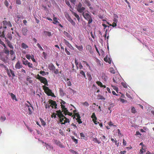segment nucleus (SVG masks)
<instances>
[{
  "instance_id": "nucleus-8",
  "label": "nucleus",
  "mask_w": 154,
  "mask_h": 154,
  "mask_svg": "<svg viewBox=\"0 0 154 154\" xmlns=\"http://www.w3.org/2000/svg\"><path fill=\"white\" fill-rule=\"evenodd\" d=\"M50 104L49 105L52 108L56 109L57 108V104L56 103V102L51 100H50Z\"/></svg>"
},
{
  "instance_id": "nucleus-43",
  "label": "nucleus",
  "mask_w": 154,
  "mask_h": 154,
  "mask_svg": "<svg viewBox=\"0 0 154 154\" xmlns=\"http://www.w3.org/2000/svg\"><path fill=\"white\" fill-rule=\"evenodd\" d=\"M131 112L133 113H136V110L135 109V108L133 107L131 108Z\"/></svg>"
},
{
  "instance_id": "nucleus-11",
  "label": "nucleus",
  "mask_w": 154,
  "mask_h": 154,
  "mask_svg": "<svg viewBox=\"0 0 154 154\" xmlns=\"http://www.w3.org/2000/svg\"><path fill=\"white\" fill-rule=\"evenodd\" d=\"M23 63L24 65H28V66L30 68H32V64L28 62L27 60L23 61Z\"/></svg>"
},
{
  "instance_id": "nucleus-46",
  "label": "nucleus",
  "mask_w": 154,
  "mask_h": 154,
  "mask_svg": "<svg viewBox=\"0 0 154 154\" xmlns=\"http://www.w3.org/2000/svg\"><path fill=\"white\" fill-rule=\"evenodd\" d=\"M0 119L1 121H4L6 120V117L4 116H1Z\"/></svg>"
},
{
  "instance_id": "nucleus-60",
  "label": "nucleus",
  "mask_w": 154,
  "mask_h": 154,
  "mask_svg": "<svg viewBox=\"0 0 154 154\" xmlns=\"http://www.w3.org/2000/svg\"><path fill=\"white\" fill-rule=\"evenodd\" d=\"M65 51L67 55H70V52L67 50V48H65Z\"/></svg>"
},
{
  "instance_id": "nucleus-19",
  "label": "nucleus",
  "mask_w": 154,
  "mask_h": 154,
  "mask_svg": "<svg viewBox=\"0 0 154 154\" xmlns=\"http://www.w3.org/2000/svg\"><path fill=\"white\" fill-rule=\"evenodd\" d=\"M9 94L11 95V98H12V100H15L16 101H17V99L16 98V97L15 95H14V94L12 93H9Z\"/></svg>"
},
{
  "instance_id": "nucleus-59",
  "label": "nucleus",
  "mask_w": 154,
  "mask_h": 154,
  "mask_svg": "<svg viewBox=\"0 0 154 154\" xmlns=\"http://www.w3.org/2000/svg\"><path fill=\"white\" fill-rule=\"evenodd\" d=\"M45 72L44 71H41L40 72V74H42V75L44 76L45 75Z\"/></svg>"
},
{
  "instance_id": "nucleus-16",
  "label": "nucleus",
  "mask_w": 154,
  "mask_h": 154,
  "mask_svg": "<svg viewBox=\"0 0 154 154\" xmlns=\"http://www.w3.org/2000/svg\"><path fill=\"white\" fill-rule=\"evenodd\" d=\"M104 60L106 62L108 63L109 64H110L111 63V60L110 58H107V55H106L105 57L104 58Z\"/></svg>"
},
{
  "instance_id": "nucleus-21",
  "label": "nucleus",
  "mask_w": 154,
  "mask_h": 154,
  "mask_svg": "<svg viewBox=\"0 0 154 154\" xmlns=\"http://www.w3.org/2000/svg\"><path fill=\"white\" fill-rule=\"evenodd\" d=\"M80 136H81V138L85 140H86L87 139V137H86L83 133L82 132L80 133Z\"/></svg>"
},
{
  "instance_id": "nucleus-40",
  "label": "nucleus",
  "mask_w": 154,
  "mask_h": 154,
  "mask_svg": "<svg viewBox=\"0 0 154 154\" xmlns=\"http://www.w3.org/2000/svg\"><path fill=\"white\" fill-rule=\"evenodd\" d=\"M73 15L75 16V17L77 18L78 21H79L80 18L79 16L76 13H74Z\"/></svg>"
},
{
  "instance_id": "nucleus-42",
  "label": "nucleus",
  "mask_w": 154,
  "mask_h": 154,
  "mask_svg": "<svg viewBox=\"0 0 154 154\" xmlns=\"http://www.w3.org/2000/svg\"><path fill=\"white\" fill-rule=\"evenodd\" d=\"M50 70L54 71V74H55L57 75L59 73V70L57 69Z\"/></svg>"
},
{
  "instance_id": "nucleus-39",
  "label": "nucleus",
  "mask_w": 154,
  "mask_h": 154,
  "mask_svg": "<svg viewBox=\"0 0 154 154\" xmlns=\"http://www.w3.org/2000/svg\"><path fill=\"white\" fill-rule=\"evenodd\" d=\"M74 63H75V64L76 66V68H77V69H78V62L76 58L75 59V60H74Z\"/></svg>"
},
{
  "instance_id": "nucleus-58",
  "label": "nucleus",
  "mask_w": 154,
  "mask_h": 154,
  "mask_svg": "<svg viewBox=\"0 0 154 154\" xmlns=\"http://www.w3.org/2000/svg\"><path fill=\"white\" fill-rule=\"evenodd\" d=\"M37 45L41 50L43 51V49L42 48V47L41 46V45L39 43H37Z\"/></svg>"
},
{
  "instance_id": "nucleus-61",
  "label": "nucleus",
  "mask_w": 154,
  "mask_h": 154,
  "mask_svg": "<svg viewBox=\"0 0 154 154\" xmlns=\"http://www.w3.org/2000/svg\"><path fill=\"white\" fill-rule=\"evenodd\" d=\"M65 2L67 5H68L70 8L71 7V6L69 2V1H65Z\"/></svg>"
},
{
  "instance_id": "nucleus-53",
  "label": "nucleus",
  "mask_w": 154,
  "mask_h": 154,
  "mask_svg": "<svg viewBox=\"0 0 154 154\" xmlns=\"http://www.w3.org/2000/svg\"><path fill=\"white\" fill-rule=\"evenodd\" d=\"M69 21L72 24L73 26H74L75 25V22L72 19Z\"/></svg>"
},
{
  "instance_id": "nucleus-5",
  "label": "nucleus",
  "mask_w": 154,
  "mask_h": 154,
  "mask_svg": "<svg viewBox=\"0 0 154 154\" xmlns=\"http://www.w3.org/2000/svg\"><path fill=\"white\" fill-rule=\"evenodd\" d=\"M77 10L79 13H82L85 10V8L84 7H82V5L81 3L79 2L78 5L77 7Z\"/></svg>"
},
{
  "instance_id": "nucleus-51",
  "label": "nucleus",
  "mask_w": 154,
  "mask_h": 154,
  "mask_svg": "<svg viewBox=\"0 0 154 154\" xmlns=\"http://www.w3.org/2000/svg\"><path fill=\"white\" fill-rule=\"evenodd\" d=\"M40 119L42 125L43 126H45V122L41 119L40 118Z\"/></svg>"
},
{
  "instance_id": "nucleus-27",
  "label": "nucleus",
  "mask_w": 154,
  "mask_h": 154,
  "mask_svg": "<svg viewBox=\"0 0 154 154\" xmlns=\"http://www.w3.org/2000/svg\"><path fill=\"white\" fill-rule=\"evenodd\" d=\"M59 93H60V95L61 96H63L64 95V92L63 90L61 88H60L59 89Z\"/></svg>"
},
{
  "instance_id": "nucleus-45",
  "label": "nucleus",
  "mask_w": 154,
  "mask_h": 154,
  "mask_svg": "<svg viewBox=\"0 0 154 154\" xmlns=\"http://www.w3.org/2000/svg\"><path fill=\"white\" fill-rule=\"evenodd\" d=\"M71 139L76 144L77 143V140L74 138V137H71Z\"/></svg>"
},
{
  "instance_id": "nucleus-25",
  "label": "nucleus",
  "mask_w": 154,
  "mask_h": 154,
  "mask_svg": "<svg viewBox=\"0 0 154 154\" xmlns=\"http://www.w3.org/2000/svg\"><path fill=\"white\" fill-rule=\"evenodd\" d=\"M64 42H65V44L67 45V46H68L69 48H71L72 47L71 45H70V44L68 43V42L65 40V39H64Z\"/></svg>"
},
{
  "instance_id": "nucleus-28",
  "label": "nucleus",
  "mask_w": 154,
  "mask_h": 154,
  "mask_svg": "<svg viewBox=\"0 0 154 154\" xmlns=\"http://www.w3.org/2000/svg\"><path fill=\"white\" fill-rule=\"evenodd\" d=\"M44 34L46 36H48L49 37H50V36H51V32H49L45 31L44 32Z\"/></svg>"
},
{
  "instance_id": "nucleus-44",
  "label": "nucleus",
  "mask_w": 154,
  "mask_h": 154,
  "mask_svg": "<svg viewBox=\"0 0 154 154\" xmlns=\"http://www.w3.org/2000/svg\"><path fill=\"white\" fill-rule=\"evenodd\" d=\"M110 73L112 74H115V71L113 68H110Z\"/></svg>"
},
{
  "instance_id": "nucleus-29",
  "label": "nucleus",
  "mask_w": 154,
  "mask_h": 154,
  "mask_svg": "<svg viewBox=\"0 0 154 154\" xmlns=\"http://www.w3.org/2000/svg\"><path fill=\"white\" fill-rule=\"evenodd\" d=\"M7 43H8V47H9V48H11V49H13V47L12 45L11 44V43L9 41H7Z\"/></svg>"
},
{
  "instance_id": "nucleus-49",
  "label": "nucleus",
  "mask_w": 154,
  "mask_h": 154,
  "mask_svg": "<svg viewBox=\"0 0 154 154\" xmlns=\"http://www.w3.org/2000/svg\"><path fill=\"white\" fill-rule=\"evenodd\" d=\"M76 47L78 48V49L79 51H82V46H78L76 45Z\"/></svg>"
},
{
  "instance_id": "nucleus-13",
  "label": "nucleus",
  "mask_w": 154,
  "mask_h": 154,
  "mask_svg": "<svg viewBox=\"0 0 154 154\" xmlns=\"http://www.w3.org/2000/svg\"><path fill=\"white\" fill-rule=\"evenodd\" d=\"M38 79L40 80V82H41V83H43V84L45 85L46 86H48V81H47V79L46 78Z\"/></svg>"
},
{
  "instance_id": "nucleus-6",
  "label": "nucleus",
  "mask_w": 154,
  "mask_h": 154,
  "mask_svg": "<svg viewBox=\"0 0 154 154\" xmlns=\"http://www.w3.org/2000/svg\"><path fill=\"white\" fill-rule=\"evenodd\" d=\"M8 55H4V54H2L1 56V60L3 61L4 63H6L8 60V57H7Z\"/></svg>"
},
{
  "instance_id": "nucleus-24",
  "label": "nucleus",
  "mask_w": 154,
  "mask_h": 154,
  "mask_svg": "<svg viewBox=\"0 0 154 154\" xmlns=\"http://www.w3.org/2000/svg\"><path fill=\"white\" fill-rule=\"evenodd\" d=\"M93 141L94 142V143H97L99 144H100L101 143V142L98 140L97 138H94V139H93Z\"/></svg>"
},
{
  "instance_id": "nucleus-33",
  "label": "nucleus",
  "mask_w": 154,
  "mask_h": 154,
  "mask_svg": "<svg viewBox=\"0 0 154 154\" xmlns=\"http://www.w3.org/2000/svg\"><path fill=\"white\" fill-rule=\"evenodd\" d=\"M65 16L67 19L69 21L70 20H71L72 19L68 14H65Z\"/></svg>"
},
{
  "instance_id": "nucleus-55",
  "label": "nucleus",
  "mask_w": 154,
  "mask_h": 154,
  "mask_svg": "<svg viewBox=\"0 0 154 154\" xmlns=\"http://www.w3.org/2000/svg\"><path fill=\"white\" fill-rule=\"evenodd\" d=\"M82 63H84L85 64V65H86V66H88V67L89 68H90V66L88 65V63H87L85 61H82Z\"/></svg>"
},
{
  "instance_id": "nucleus-62",
  "label": "nucleus",
  "mask_w": 154,
  "mask_h": 154,
  "mask_svg": "<svg viewBox=\"0 0 154 154\" xmlns=\"http://www.w3.org/2000/svg\"><path fill=\"white\" fill-rule=\"evenodd\" d=\"M116 23H116V22H115V23H114V21L113 23H112V24H110V26H112L113 27H114L116 26V25H117Z\"/></svg>"
},
{
  "instance_id": "nucleus-20",
  "label": "nucleus",
  "mask_w": 154,
  "mask_h": 154,
  "mask_svg": "<svg viewBox=\"0 0 154 154\" xmlns=\"http://www.w3.org/2000/svg\"><path fill=\"white\" fill-rule=\"evenodd\" d=\"M27 31V29L26 27H24L22 29V33L24 35H26Z\"/></svg>"
},
{
  "instance_id": "nucleus-30",
  "label": "nucleus",
  "mask_w": 154,
  "mask_h": 154,
  "mask_svg": "<svg viewBox=\"0 0 154 154\" xmlns=\"http://www.w3.org/2000/svg\"><path fill=\"white\" fill-rule=\"evenodd\" d=\"M97 99L101 100H105V98L100 95H97Z\"/></svg>"
},
{
  "instance_id": "nucleus-37",
  "label": "nucleus",
  "mask_w": 154,
  "mask_h": 154,
  "mask_svg": "<svg viewBox=\"0 0 154 154\" xmlns=\"http://www.w3.org/2000/svg\"><path fill=\"white\" fill-rule=\"evenodd\" d=\"M26 80L27 81L29 82L30 83H32V81L30 79V78L29 76L26 77Z\"/></svg>"
},
{
  "instance_id": "nucleus-31",
  "label": "nucleus",
  "mask_w": 154,
  "mask_h": 154,
  "mask_svg": "<svg viewBox=\"0 0 154 154\" xmlns=\"http://www.w3.org/2000/svg\"><path fill=\"white\" fill-rule=\"evenodd\" d=\"M4 53H5V54H6L7 55H9L10 51L8 50V49L7 48H4Z\"/></svg>"
},
{
  "instance_id": "nucleus-57",
  "label": "nucleus",
  "mask_w": 154,
  "mask_h": 154,
  "mask_svg": "<svg viewBox=\"0 0 154 154\" xmlns=\"http://www.w3.org/2000/svg\"><path fill=\"white\" fill-rule=\"evenodd\" d=\"M82 104L86 106H89L88 103L87 102H85L82 103Z\"/></svg>"
},
{
  "instance_id": "nucleus-36",
  "label": "nucleus",
  "mask_w": 154,
  "mask_h": 154,
  "mask_svg": "<svg viewBox=\"0 0 154 154\" xmlns=\"http://www.w3.org/2000/svg\"><path fill=\"white\" fill-rule=\"evenodd\" d=\"M102 78L104 80V81H106L107 80V76L105 75L104 74H103L102 75Z\"/></svg>"
},
{
  "instance_id": "nucleus-1",
  "label": "nucleus",
  "mask_w": 154,
  "mask_h": 154,
  "mask_svg": "<svg viewBox=\"0 0 154 154\" xmlns=\"http://www.w3.org/2000/svg\"><path fill=\"white\" fill-rule=\"evenodd\" d=\"M56 113L57 114L53 113L51 115V117L55 118L56 116L57 115L58 117H59L60 123L62 125H65L66 123H69L70 122L69 120L64 116L60 110L56 111Z\"/></svg>"
},
{
  "instance_id": "nucleus-48",
  "label": "nucleus",
  "mask_w": 154,
  "mask_h": 154,
  "mask_svg": "<svg viewBox=\"0 0 154 154\" xmlns=\"http://www.w3.org/2000/svg\"><path fill=\"white\" fill-rule=\"evenodd\" d=\"M80 74H81L83 76V77L84 78H85V75L84 72L82 70L80 71Z\"/></svg>"
},
{
  "instance_id": "nucleus-52",
  "label": "nucleus",
  "mask_w": 154,
  "mask_h": 154,
  "mask_svg": "<svg viewBox=\"0 0 154 154\" xmlns=\"http://www.w3.org/2000/svg\"><path fill=\"white\" fill-rule=\"evenodd\" d=\"M69 21L72 24L73 26H74L75 25V22L72 19Z\"/></svg>"
},
{
  "instance_id": "nucleus-56",
  "label": "nucleus",
  "mask_w": 154,
  "mask_h": 154,
  "mask_svg": "<svg viewBox=\"0 0 154 154\" xmlns=\"http://www.w3.org/2000/svg\"><path fill=\"white\" fill-rule=\"evenodd\" d=\"M100 139H101V140L103 141L106 139V137L103 135L102 137H100Z\"/></svg>"
},
{
  "instance_id": "nucleus-2",
  "label": "nucleus",
  "mask_w": 154,
  "mask_h": 154,
  "mask_svg": "<svg viewBox=\"0 0 154 154\" xmlns=\"http://www.w3.org/2000/svg\"><path fill=\"white\" fill-rule=\"evenodd\" d=\"M43 89L45 91V93L48 96H51L52 97H55L54 94L51 92V90L50 89L48 88L45 85L43 86Z\"/></svg>"
},
{
  "instance_id": "nucleus-15",
  "label": "nucleus",
  "mask_w": 154,
  "mask_h": 154,
  "mask_svg": "<svg viewBox=\"0 0 154 154\" xmlns=\"http://www.w3.org/2000/svg\"><path fill=\"white\" fill-rule=\"evenodd\" d=\"M48 69H49L50 70H52L56 69L54 65L52 63H51L48 65Z\"/></svg>"
},
{
  "instance_id": "nucleus-32",
  "label": "nucleus",
  "mask_w": 154,
  "mask_h": 154,
  "mask_svg": "<svg viewBox=\"0 0 154 154\" xmlns=\"http://www.w3.org/2000/svg\"><path fill=\"white\" fill-rule=\"evenodd\" d=\"M22 47L23 48L25 49H26L27 48H28V46L26 45L24 43H23L22 44Z\"/></svg>"
},
{
  "instance_id": "nucleus-23",
  "label": "nucleus",
  "mask_w": 154,
  "mask_h": 154,
  "mask_svg": "<svg viewBox=\"0 0 154 154\" xmlns=\"http://www.w3.org/2000/svg\"><path fill=\"white\" fill-rule=\"evenodd\" d=\"M96 83L97 84V85H98V86H100V87H101V88H106V86L105 85H103V84H102V83H101V82H100V81H97V82Z\"/></svg>"
},
{
  "instance_id": "nucleus-18",
  "label": "nucleus",
  "mask_w": 154,
  "mask_h": 154,
  "mask_svg": "<svg viewBox=\"0 0 154 154\" xmlns=\"http://www.w3.org/2000/svg\"><path fill=\"white\" fill-rule=\"evenodd\" d=\"M71 117H72L73 119L75 118V117L77 118L76 119H80V116L78 113H74V115L71 116Z\"/></svg>"
},
{
  "instance_id": "nucleus-22",
  "label": "nucleus",
  "mask_w": 154,
  "mask_h": 154,
  "mask_svg": "<svg viewBox=\"0 0 154 154\" xmlns=\"http://www.w3.org/2000/svg\"><path fill=\"white\" fill-rule=\"evenodd\" d=\"M45 146H46V147L47 149L50 150L53 149V147L51 146L50 145H48L46 143H45Z\"/></svg>"
},
{
  "instance_id": "nucleus-54",
  "label": "nucleus",
  "mask_w": 154,
  "mask_h": 154,
  "mask_svg": "<svg viewBox=\"0 0 154 154\" xmlns=\"http://www.w3.org/2000/svg\"><path fill=\"white\" fill-rule=\"evenodd\" d=\"M70 152H72L73 154H78V152L72 149L70 150Z\"/></svg>"
},
{
  "instance_id": "nucleus-12",
  "label": "nucleus",
  "mask_w": 154,
  "mask_h": 154,
  "mask_svg": "<svg viewBox=\"0 0 154 154\" xmlns=\"http://www.w3.org/2000/svg\"><path fill=\"white\" fill-rule=\"evenodd\" d=\"M7 73H8V75L9 76V77H11V74L12 75V77H15V75L14 74V72L12 70L10 69L7 70Z\"/></svg>"
},
{
  "instance_id": "nucleus-26",
  "label": "nucleus",
  "mask_w": 154,
  "mask_h": 154,
  "mask_svg": "<svg viewBox=\"0 0 154 154\" xmlns=\"http://www.w3.org/2000/svg\"><path fill=\"white\" fill-rule=\"evenodd\" d=\"M54 22H53V23L56 24H57L59 23V22L57 21V19L56 17H54L53 18Z\"/></svg>"
},
{
  "instance_id": "nucleus-17",
  "label": "nucleus",
  "mask_w": 154,
  "mask_h": 154,
  "mask_svg": "<svg viewBox=\"0 0 154 154\" xmlns=\"http://www.w3.org/2000/svg\"><path fill=\"white\" fill-rule=\"evenodd\" d=\"M86 49H87V51H88L90 52V53L92 54V53L91 47L90 45H87V46H86Z\"/></svg>"
},
{
  "instance_id": "nucleus-7",
  "label": "nucleus",
  "mask_w": 154,
  "mask_h": 154,
  "mask_svg": "<svg viewBox=\"0 0 154 154\" xmlns=\"http://www.w3.org/2000/svg\"><path fill=\"white\" fill-rule=\"evenodd\" d=\"M119 75H115L114 77L113 78V81L114 82L116 83H119L120 79H119Z\"/></svg>"
},
{
  "instance_id": "nucleus-64",
  "label": "nucleus",
  "mask_w": 154,
  "mask_h": 154,
  "mask_svg": "<svg viewBox=\"0 0 154 154\" xmlns=\"http://www.w3.org/2000/svg\"><path fill=\"white\" fill-rule=\"evenodd\" d=\"M16 3L18 5H20L21 4V1L20 0H17Z\"/></svg>"
},
{
  "instance_id": "nucleus-63",
  "label": "nucleus",
  "mask_w": 154,
  "mask_h": 154,
  "mask_svg": "<svg viewBox=\"0 0 154 154\" xmlns=\"http://www.w3.org/2000/svg\"><path fill=\"white\" fill-rule=\"evenodd\" d=\"M5 4V6L8 7V2L7 0H5V2H4Z\"/></svg>"
},
{
  "instance_id": "nucleus-35",
  "label": "nucleus",
  "mask_w": 154,
  "mask_h": 154,
  "mask_svg": "<svg viewBox=\"0 0 154 154\" xmlns=\"http://www.w3.org/2000/svg\"><path fill=\"white\" fill-rule=\"evenodd\" d=\"M84 3L88 6H90L91 5L89 2L87 0H85Z\"/></svg>"
},
{
  "instance_id": "nucleus-9",
  "label": "nucleus",
  "mask_w": 154,
  "mask_h": 154,
  "mask_svg": "<svg viewBox=\"0 0 154 154\" xmlns=\"http://www.w3.org/2000/svg\"><path fill=\"white\" fill-rule=\"evenodd\" d=\"M53 140L54 143L57 145V146H59V147L61 148H63L64 147V146L61 143L60 141L55 139H53Z\"/></svg>"
},
{
  "instance_id": "nucleus-38",
  "label": "nucleus",
  "mask_w": 154,
  "mask_h": 154,
  "mask_svg": "<svg viewBox=\"0 0 154 154\" xmlns=\"http://www.w3.org/2000/svg\"><path fill=\"white\" fill-rule=\"evenodd\" d=\"M45 78L39 75L38 74L37 75V77H36V79H41Z\"/></svg>"
},
{
  "instance_id": "nucleus-34",
  "label": "nucleus",
  "mask_w": 154,
  "mask_h": 154,
  "mask_svg": "<svg viewBox=\"0 0 154 154\" xmlns=\"http://www.w3.org/2000/svg\"><path fill=\"white\" fill-rule=\"evenodd\" d=\"M32 56H33V55H32V56L29 55V54H26V57L27 58L28 60H29L30 59L32 58Z\"/></svg>"
},
{
  "instance_id": "nucleus-10",
  "label": "nucleus",
  "mask_w": 154,
  "mask_h": 154,
  "mask_svg": "<svg viewBox=\"0 0 154 154\" xmlns=\"http://www.w3.org/2000/svg\"><path fill=\"white\" fill-rule=\"evenodd\" d=\"M91 118L93 119V121L94 122V124H97L98 123V122H97L96 121L97 119V117L95 114L94 112H93L91 115Z\"/></svg>"
},
{
  "instance_id": "nucleus-47",
  "label": "nucleus",
  "mask_w": 154,
  "mask_h": 154,
  "mask_svg": "<svg viewBox=\"0 0 154 154\" xmlns=\"http://www.w3.org/2000/svg\"><path fill=\"white\" fill-rule=\"evenodd\" d=\"M4 31H3L2 33L0 32V37L1 38H4L5 35L4 33Z\"/></svg>"
},
{
  "instance_id": "nucleus-3",
  "label": "nucleus",
  "mask_w": 154,
  "mask_h": 154,
  "mask_svg": "<svg viewBox=\"0 0 154 154\" xmlns=\"http://www.w3.org/2000/svg\"><path fill=\"white\" fill-rule=\"evenodd\" d=\"M82 15L85 19L88 20V24H90L92 22V19L90 15L88 13L83 12Z\"/></svg>"
},
{
  "instance_id": "nucleus-50",
  "label": "nucleus",
  "mask_w": 154,
  "mask_h": 154,
  "mask_svg": "<svg viewBox=\"0 0 154 154\" xmlns=\"http://www.w3.org/2000/svg\"><path fill=\"white\" fill-rule=\"evenodd\" d=\"M76 120H77V122L79 124H81L82 123L80 118H76Z\"/></svg>"
},
{
  "instance_id": "nucleus-14",
  "label": "nucleus",
  "mask_w": 154,
  "mask_h": 154,
  "mask_svg": "<svg viewBox=\"0 0 154 154\" xmlns=\"http://www.w3.org/2000/svg\"><path fill=\"white\" fill-rule=\"evenodd\" d=\"M22 67V65L20 64V62L19 61L17 62V63L15 64V68L16 69H20Z\"/></svg>"
},
{
  "instance_id": "nucleus-4",
  "label": "nucleus",
  "mask_w": 154,
  "mask_h": 154,
  "mask_svg": "<svg viewBox=\"0 0 154 154\" xmlns=\"http://www.w3.org/2000/svg\"><path fill=\"white\" fill-rule=\"evenodd\" d=\"M61 108H62V111L61 112H63V114H64V115L65 116L66 115H68L70 116H73L72 113L69 112L67 109V108L65 107V106L64 105H61Z\"/></svg>"
},
{
  "instance_id": "nucleus-41",
  "label": "nucleus",
  "mask_w": 154,
  "mask_h": 154,
  "mask_svg": "<svg viewBox=\"0 0 154 154\" xmlns=\"http://www.w3.org/2000/svg\"><path fill=\"white\" fill-rule=\"evenodd\" d=\"M121 85H122V86L123 87H124V88H127V84L124 82H122V83H121Z\"/></svg>"
}]
</instances>
